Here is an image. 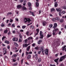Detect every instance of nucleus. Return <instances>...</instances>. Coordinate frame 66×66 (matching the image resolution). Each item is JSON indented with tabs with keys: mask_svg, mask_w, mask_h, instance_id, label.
I'll return each mask as SVG.
<instances>
[{
	"mask_svg": "<svg viewBox=\"0 0 66 66\" xmlns=\"http://www.w3.org/2000/svg\"><path fill=\"white\" fill-rule=\"evenodd\" d=\"M24 23H27L28 22L29 23L30 21L31 20L30 19H27L26 18H25L24 19Z\"/></svg>",
	"mask_w": 66,
	"mask_h": 66,
	"instance_id": "nucleus-1",
	"label": "nucleus"
},
{
	"mask_svg": "<svg viewBox=\"0 0 66 66\" xmlns=\"http://www.w3.org/2000/svg\"><path fill=\"white\" fill-rule=\"evenodd\" d=\"M66 57V55H64V56H62L59 59V62H62L63 61V60H64Z\"/></svg>",
	"mask_w": 66,
	"mask_h": 66,
	"instance_id": "nucleus-2",
	"label": "nucleus"
},
{
	"mask_svg": "<svg viewBox=\"0 0 66 66\" xmlns=\"http://www.w3.org/2000/svg\"><path fill=\"white\" fill-rule=\"evenodd\" d=\"M40 51H42V53L43 55H44V51H45V48L44 47V46H42L40 48Z\"/></svg>",
	"mask_w": 66,
	"mask_h": 66,
	"instance_id": "nucleus-3",
	"label": "nucleus"
},
{
	"mask_svg": "<svg viewBox=\"0 0 66 66\" xmlns=\"http://www.w3.org/2000/svg\"><path fill=\"white\" fill-rule=\"evenodd\" d=\"M40 35L41 37H40V39L43 38L44 37L43 35L42 34V32L41 31H40Z\"/></svg>",
	"mask_w": 66,
	"mask_h": 66,
	"instance_id": "nucleus-4",
	"label": "nucleus"
},
{
	"mask_svg": "<svg viewBox=\"0 0 66 66\" xmlns=\"http://www.w3.org/2000/svg\"><path fill=\"white\" fill-rule=\"evenodd\" d=\"M12 40L14 42H15V41L17 42L18 41V38L14 37L13 39Z\"/></svg>",
	"mask_w": 66,
	"mask_h": 66,
	"instance_id": "nucleus-5",
	"label": "nucleus"
},
{
	"mask_svg": "<svg viewBox=\"0 0 66 66\" xmlns=\"http://www.w3.org/2000/svg\"><path fill=\"white\" fill-rule=\"evenodd\" d=\"M29 45V44H23V48H24V47H28V46Z\"/></svg>",
	"mask_w": 66,
	"mask_h": 66,
	"instance_id": "nucleus-6",
	"label": "nucleus"
},
{
	"mask_svg": "<svg viewBox=\"0 0 66 66\" xmlns=\"http://www.w3.org/2000/svg\"><path fill=\"white\" fill-rule=\"evenodd\" d=\"M45 52L46 55H48V49H46L45 51Z\"/></svg>",
	"mask_w": 66,
	"mask_h": 66,
	"instance_id": "nucleus-7",
	"label": "nucleus"
},
{
	"mask_svg": "<svg viewBox=\"0 0 66 66\" xmlns=\"http://www.w3.org/2000/svg\"><path fill=\"white\" fill-rule=\"evenodd\" d=\"M21 7H22V6L20 5H18L17 6V7L18 9H20Z\"/></svg>",
	"mask_w": 66,
	"mask_h": 66,
	"instance_id": "nucleus-8",
	"label": "nucleus"
},
{
	"mask_svg": "<svg viewBox=\"0 0 66 66\" xmlns=\"http://www.w3.org/2000/svg\"><path fill=\"white\" fill-rule=\"evenodd\" d=\"M56 10L57 12H61L62 11V10L60 9H56Z\"/></svg>",
	"mask_w": 66,
	"mask_h": 66,
	"instance_id": "nucleus-9",
	"label": "nucleus"
},
{
	"mask_svg": "<svg viewBox=\"0 0 66 66\" xmlns=\"http://www.w3.org/2000/svg\"><path fill=\"white\" fill-rule=\"evenodd\" d=\"M52 36V34H48L47 35V38H49V37H51Z\"/></svg>",
	"mask_w": 66,
	"mask_h": 66,
	"instance_id": "nucleus-10",
	"label": "nucleus"
},
{
	"mask_svg": "<svg viewBox=\"0 0 66 66\" xmlns=\"http://www.w3.org/2000/svg\"><path fill=\"white\" fill-rule=\"evenodd\" d=\"M29 13L32 15L33 16H35V15L34 14V12H32L31 11H30Z\"/></svg>",
	"mask_w": 66,
	"mask_h": 66,
	"instance_id": "nucleus-11",
	"label": "nucleus"
},
{
	"mask_svg": "<svg viewBox=\"0 0 66 66\" xmlns=\"http://www.w3.org/2000/svg\"><path fill=\"white\" fill-rule=\"evenodd\" d=\"M51 12H55V9L54 8H52L51 11Z\"/></svg>",
	"mask_w": 66,
	"mask_h": 66,
	"instance_id": "nucleus-12",
	"label": "nucleus"
},
{
	"mask_svg": "<svg viewBox=\"0 0 66 66\" xmlns=\"http://www.w3.org/2000/svg\"><path fill=\"white\" fill-rule=\"evenodd\" d=\"M31 57V55L30 54H28L27 56V59H30Z\"/></svg>",
	"mask_w": 66,
	"mask_h": 66,
	"instance_id": "nucleus-13",
	"label": "nucleus"
},
{
	"mask_svg": "<svg viewBox=\"0 0 66 66\" xmlns=\"http://www.w3.org/2000/svg\"><path fill=\"white\" fill-rule=\"evenodd\" d=\"M43 42V41L42 40H40L38 42V44L39 45H40V43Z\"/></svg>",
	"mask_w": 66,
	"mask_h": 66,
	"instance_id": "nucleus-14",
	"label": "nucleus"
},
{
	"mask_svg": "<svg viewBox=\"0 0 66 66\" xmlns=\"http://www.w3.org/2000/svg\"><path fill=\"white\" fill-rule=\"evenodd\" d=\"M56 27H57V24L56 23H55L53 28H54V29H55V28H56Z\"/></svg>",
	"mask_w": 66,
	"mask_h": 66,
	"instance_id": "nucleus-15",
	"label": "nucleus"
},
{
	"mask_svg": "<svg viewBox=\"0 0 66 66\" xmlns=\"http://www.w3.org/2000/svg\"><path fill=\"white\" fill-rule=\"evenodd\" d=\"M5 43H6L7 44H10V42L6 40L5 41Z\"/></svg>",
	"mask_w": 66,
	"mask_h": 66,
	"instance_id": "nucleus-16",
	"label": "nucleus"
},
{
	"mask_svg": "<svg viewBox=\"0 0 66 66\" xmlns=\"http://www.w3.org/2000/svg\"><path fill=\"white\" fill-rule=\"evenodd\" d=\"M46 23H47L45 21L43 22V26H46Z\"/></svg>",
	"mask_w": 66,
	"mask_h": 66,
	"instance_id": "nucleus-17",
	"label": "nucleus"
},
{
	"mask_svg": "<svg viewBox=\"0 0 66 66\" xmlns=\"http://www.w3.org/2000/svg\"><path fill=\"white\" fill-rule=\"evenodd\" d=\"M30 48V46H29L27 48V51H29Z\"/></svg>",
	"mask_w": 66,
	"mask_h": 66,
	"instance_id": "nucleus-18",
	"label": "nucleus"
},
{
	"mask_svg": "<svg viewBox=\"0 0 66 66\" xmlns=\"http://www.w3.org/2000/svg\"><path fill=\"white\" fill-rule=\"evenodd\" d=\"M14 44L16 47H18V44L15 42H14Z\"/></svg>",
	"mask_w": 66,
	"mask_h": 66,
	"instance_id": "nucleus-19",
	"label": "nucleus"
},
{
	"mask_svg": "<svg viewBox=\"0 0 66 66\" xmlns=\"http://www.w3.org/2000/svg\"><path fill=\"white\" fill-rule=\"evenodd\" d=\"M33 38L32 37H30L29 38H27L28 40H30V39H32Z\"/></svg>",
	"mask_w": 66,
	"mask_h": 66,
	"instance_id": "nucleus-20",
	"label": "nucleus"
},
{
	"mask_svg": "<svg viewBox=\"0 0 66 66\" xmlns=\"http://www.w3.org/2000/svg\"><path fill=\"white\" fill-rule=\"evenodd\" d=\"M57 2H56L55 3V5H54V6H55V7H57Z\"/></svg>",
	"mask_w": 66,
	"mask_h": 66,
	"instance_id": "nucleus-21",
	"label": "nucleus"
},
{
	"mask_svg": "<svg viewBox=\"0 0 66 66\" xmlns=\"http://www.w3.org/2000/svg\"><path fill=\"white\" fill-rule=\"evenodd\" d=\"M59 59V58H57L55 60H54V61L55 62L57 63L58 62V60Z\"/></svg>",
	"mask_w": 66,
	"mask_h": 66,
	"instance_id": "nucleus-22",
	"label": "nucleus"
},
{
	"mask_svg": "<svg viewBox=\"0 0 66 66\" xmlns=\"http://www.w3.org/2000/svg\"><path fill=\"white\" fill-rule=\"evenodd\" d=\"M36 6L37 7H38V6H39V4L38 3V2H36Z\"/></svg>",
	"mask_w": 66,
	"mask_h": 66,
	"instance_id": "nucleus-23",
	"label": "nucleus"
},
{
	"mask_svg": "<svg viewBox=\"0 0 66 66\" xmlns=\"http://www.w3.org/2000/svg\"><path fill=\"white\" fill-rule=\"evenodd\" d=\"M26 26H22V29H25L26 28Z\"/></svg>",
	"mask_w": 66,
	"mask_h": 66,
	"instance_id": "nucleus-24",
	"label": "nucleus"
},
{
	"mask_svg": "<svg viewBox=\"0 0 66 66\" xmlns=\"http://www.w3.org/2000/svg\"><path fill=\"white\" fill-rule=\"evenodd\" d=\"M39 47L38 46L35 47V49H36V50H39Z\"/></svg>",
	"mask_w": 66,
	"mask_h": 66,
	"instance_id": "nucleus-25",
	"label": "nucleus"
},
{
	"mask_svg": "<svg viewBox=\"0 0 66 66\" xmlns=\"http://www.w3.org/2000/svg\"><path fill=\"white\" fill-rule=\"evenodd\" d=\"M28 4L29 7H31V3H28Z\"/></svg>",
	"mask_w": 66,
	"mask_h": 66,
	"instance_id": "nucleus-26",
	"label": "nucleus"
},
{
	"mask_svg": "<svg viewBox=\"0 0 66 66\" xmlns=\"http://www.w3.org/2000/svg\"><path fill=\"white\" fill-rule=\"evenodd\" d=\"M3 52H4V55H5L6 53V50H5L4 51H3Z\"/></svg>",
	"mask_w": 66,
	"mask_h": 66,
	"instance_id": "nucleus-27",
	"label": "nucleus"
},
{
	"mask_svg": "<svg viewBox=\"0 0 66 66\" xmlns=\"http://www.w3.org/2000/svg\"><path fill=\"white\" fill-rule=\"evenodd\" d=\"M35 56L36 57V59L37 60V59H38V57H37V56H38V55H37V54H36Z\"/></svg>",
	"mask_w": 66,
	"mask_h": 66,
	"instance_id": "nucleus-28",
	"label": "nucleus"
},
{
	"mask_svg": "<svg viewBox=\"0 0 66 66\" xmlns=\"http://www.w3.org/2000/svg\"><path fill=\"white\" fill-rule=\"evenodd\" d=\"M59 15L60 16H62V12H60L59 13Z\"/></svg>",
	"mask_w": 66,
	"mask_h": 66,
	"instance_id": "nucleus-29",
	"label": "nucleus"
},
{
	"mask_svg": "<svg viewBox=\"0 0 66 66\" xmlns=\"http://www.w3.org/2000/svg\"><path fill=\"white\" fill-rule=\"evenodd\" d=\"M64 21V20L63 19H61L60 20V22H62Z\"/></svg>",
	"mask_w": 66,
	"mask_h": 66,
	"instance_id": "nucleus-30",
	"label": "nucleus"
},
{
	"mask_svg": "<svg viewBox=\"0 0 66 66\" xmlns=\"http://www.w3.org/2000/svg\"><path fill=\"white\" fill-rule=\"evenodd\" d=\"M56 20H60V18L58 17H56L55 18Z\"/></svg>",
	"mask_w": 66,
	"mask_h": 66,
	"instance_id": "nucleus-31",
	"label": "nucleus"
},
{
	"mask_svg": "<svg viewBox=\"0 0 66 66\" xmlns=\"http://www.w3.org/2000/svg\"><path fill=\"white\" fill-rule=\"evenodd\" d=\"M40 62H41V59L39 58L38 59V63H40Z\"/></svg>",
	"mask_w": 66,
	"mask_h": 66,
	"instance_id": "nucleus-32",
	"label": "nucleus"
},
{
	"mask_svg": "<svg viewBox=\"0 0 66 66\" xmlns=\"http://www.w3.org/2000/svg\"><path fill=\"white\" fill-rule=\"evenodd\" d=\"M36 31H37V33H39V29H37L36 30Z\"/></svg>",
	"mask_w": 66,
	"mask_h": 66,
	"instance_id": "nucleus-33",
	"label": "nucleus"
},
{
	"mask_svg": "<svg viewBox=\"0 0 66 66\" xmlns=\"http://www.w3.org/2000/svg\"><path fill=\"white\" fill-rule=\"evenodd\" d=\"M1 27H3L4 26V24H3V23H2V24H1Z\"/></svg>",
	"mask_w": 66,
	"mask_h": 66,
	"instance_id": "nucleus-34",
	"label": "nucleus"
},
{
	"mask_svg": "<svg viewBox=\"0 0 66 66\" xmlns=\"http://www.w3.org/2000/svg\"><path fill=\"white\" fill-rule=\"evenodd\" d=\"M19 37L21 39H22V36L21 35H19Z\"/></svg>",
	"mask_w": 66,
	"mask_h": 66,
	"instance_id": "nucleus-35",
	"label": "nucleus"
},
{
	"mask_svg": "<svg viewBox=\"0 0 66 66\" xmlns=\"http://www.w3.org/2000/svg\"><path fill=\"white\" fill-rule=\"evenodd\" d=\"M53 35H54L55 34V32H54V30H53Z\"/></svg>",
	"mask_w": 66,
	"mask_h": 66,
	"instance_id": "nucleus-36",
	"label": "nucleus"
},
{
	"mask_svg": "<svg viewBox=\"0 0 66 66\" xmlns=\"http://www.w3.org/2000/svg\"><path fill=\"white\" fill-rule=\"evenodd\" d=\"M22 9L24 10H26V8L24 6H23L22 7Z\"/></svg>",
	"mask_w": 66,
	"mask_h": 66,
	"instance_id": "nucleus-37",
	"label": "nucleus"
},
{
	"mask_svg": "<svg viewBox=\"0 0 66 66\" xmlns=\"http://www.w3.org/2000/svg\"><path fill=\"white\" fill-rule=\"evenodd\" d=\"M12 27H14V28H15V24H12Z\"/></svg>",
	"mask_w": 66,
	"mask_h": 66,
	"instance_id": "nucleus-38",
	"label": "nucleus"
},
{
	"mask_svg": "<svg viewBox=\"0 0 66 66\" xmlns=\"http://www.w3.org/2000/svg\"><path fill=\"white\" fill-rule=\"evenodd\" d=\"M23 5L24 6H25V5H26V1H24V3L23 4Z\"/></svg>",
	"mask_w": 66,
	"mask_h": 66,
	"instance_id": "nucleus-39",
	"label": "nucleus"
},
{
	"mask_svg": "<svg viewBox=\"0 0 66 66\" xmlns=\"http://www.w3.org/2000/svg\"><path fill=\"white\" fill-rule=\"evenodd\" d=\"M19 42H22V39L20 38Z\"/></svg>",
	"mask_w": 66,
	"mask_h": 66,
	"instance_id": "nucleus-40",
	"label": "nucleus"
},
{
	"mask_svg": "<svg viewBox=\"0 0 66 66\" xmlns=\"http://www.w3.org/2000/svg\"><path fill=\"white\" fill-rule=\"evenodd\" d=\"M49 27L50 28H51L52 27V24H51L49 26Z\"/></svg>",
	"mask_w": 66,
	"mask_h": 66,
	"instance_id": "nucleus-41",
	"label": "nucleus"
},
{
	"mask_svg": "<svg viewBox=\"0 0 66 66\" xmlns=\"http://www.w3.org/2000/svg\"><path fill=\"white\" fill-rule=\"evenodd\" d=\"M5 36H3V37L2 38V40H3V39H5Z\"/></svg>",
	"mask_w": 66,
	"mask_h": 66,
	"instance_id": "nucleus-42",
	"label": "nucleus"
},
{
	"mask_svg": "<svg viewBox=\"0 0 66 66\" xmlns=\"http://www.w3.org/2000/svg\"><path fill=\"white\" fill-rule=\"evenodd\" d=\"M59 30V29L57 28H56V29H55L54 31H55V32H56V31H57Z\"/></svg>",
	"mask_w": 66,
	"mask_h": 66,
	"instance_id": "nucleus-43",
	"label": "nucleus"
},
{
	"mask_svg": "<svg viewBox=\"0 0 66 66\" xmlns=\"http://www.w3.org/2000/svg\"><path fill=\"white\" fill-rule=\"evenodd\" d=\"M40 13H41V10H39V12H38V14H40Z\"/></svg>",
	"mask_w": 66,
	"mask_h": 66,
	"instance_id": "nucleus-44",
	"label": "nucleus"
},
{
	"mask_svg": "<svg viewBox=\"0 0 66 66\" xmlns=\"http://www.w3.org/2000/svg\"><path fill=\"white\" fill-rule=\"evenodd\" d=\"M7 32V30H6L4 31V33H6Z\"/></svg>",
	"mask_w": 66,
	"mask_h": 66,
	"instance_id": "nucleus-45",
	"label": "nucleus"
},
{
	"mask_svg": "<svg viewBox=\"0 0 66 66\" xmlns=\"http://www.w3.org/2000/svg\"><path fill=\"white\" fill-rule=\"evenodd\" d=\"M7 48L8 49H9L10 48V45H8L7 46Z\"/></svg>",
	"mask_w": 66,
	"mask_h": 66,
	"instance_id": "nucleus-46",
	"label": "nucleus"
},
{
	"mask_svg": "<svg viewBox=\"0 0 66 66\" xmlns=\"http://www.w3.org/2000/svg\"><path fill=\"white\" fill-rule=\"evenodd\" d=\"M52 20L53 21H55V18H53L52 19Z\"/></svg>",
	"mask_w": 66,
	"mask_h": 66,
	"instance_id": "nucleus-47",
	"label": "nucleus"
},
{
	"mask_svg": "<svg viewBox=\"0 0 66 66\" xmlns=\"http://www.w3.org/2000/svg\"><path fill=\"white\" fill-rule=\"evenodd\" d=\"M28 40L27 39H26L25 40H24V43H27V41Z\"/></svg>",
	"mask_w": 66,
	"mask_h": 66,
	"instance_id": "nucleus-48",
	"label": "nucleus"
},
{
	"mask_svg": "<svg viewBox=\"0 0 66 66\" xmlns=\"http://www.w3.org/2000/svg\"><path fill=\"white\" fill-rule=\"evenodd\" d=\"M26 34L27 35H29V31H28L26 33Z\"/></svg>",
	"mask_w": 66,
	"mask_h": 66,
	"instance_id": "nucleus-49",
	"label": "nucleus"
},
{
	"mask_svg": "<svg viewBox=\"0 0 66 66\" xmlns=\"http://www.w3.org/2000/svg\"><path fill=\"white\" fill-rule=\"evenodd\" d=\"M17 56V55L16 54H14L12 56L13 57H16V56Z\"/></svg>",
	"mask_w": 66,
	"mask_h": 66,
	"instance_id": "nucleus-50",
	"label": "nucleus"
},
{
	"mask_svg": "<svg viewBox=\"0 0 66 66\" xmlns=\"http://www.w3.org/2000/svg\"><path fill=\"white\" fill-rule=\"evenodd\" d=\"M23 1V0H19V2H21H21H22Z\"/></svg>",
	"mask_w": 66,
	"mask_h": 66,
	"instance_id": "nucleus-51",
	"label": "nucleus"
},
{
	"mask_svg": "<svg viewBox=\"0 0 66 66\" xmlns=\"http://www.w3.org/2000/svg\"><path fill=\"white\" fill-rule=\"evenodd\" d=\"M17 65V63H14L13 64V66H16Z\"/></svg>",
	"mask_w": 66,
	"mask_h": 66,
	"instance_id": "nucleus-52",
	"label": "nucleus"
},
{
	"mask_svg": "<svg viewBox=\"0 0 66 66\" xmlns=\"http://www.w3.org/2000/svg\"><path fill=\"white\" fill-rule=\"evenodd\" d=\"M11 14H12V13H11V12H9L8 13H7V15H11Z\"/></svg>",
	"mask_w": 66,
	"mask_h": 66,
	"instance_id": "nucleus-53",
	"label": "nucleus"
},
{
	"mask_svg": "<svg viewBox=\"0 0 66 66\" xmlns=\"http://www.w3.org/2000/svg\"><path fill=\"white\" fill-rule=\"evenodd\" d=\"M12 33L13 34H15L16 33L15 32V30H13L12 31Z\"/></svg>",
	"mask_w": 66,
	"mask_h": 66,
	"instance_id": "nucleus-54",
	"label": "nucleus"
},
{
	"mask_svg": "<svg viewBox=\"0 0 66 66\" xmlns=\"http://www.w3.org/2000/svg\"><path fill=\"white\" fill-rule=\"evenodd\" d=\"M35 44L33 43L32 44V46H33V47H34V46H35Z\"/></svg>",
	"mask_w": 66,
	"mask_h": 66,
	"instance_id": "nucleus-55",
	"label": "nucleus"
},
{
	"mask_svg": "<svg viewBox=\"0 0 66 66\" xmlns=\"http://www.w3.org/2000/svg\"><path fill=\"white\" fill-rule=\"evenodd\" d=\"M15 20L16 21H19L18 19H17V18H15Z\"/></svg>",
	"mask_w": 66,
	"mask_h": 66,
	"instance_id": "nucleus-56",
	"label": "nucleus"
},
{
	"mask_svg": "<svg viewBox=\"0 0 66 66\" xmlns=\"http://www.w3.org/2000/svg\"><path fill=\"white\" fill-rule=\"evenodd\" d=\"M62 13L63 14H64L65 13V11H62Z\"/></svg>",
	"mask_w": 66,
	"mask_h": 66,
	"instance_id": "nucleus-57",
	"label": "nucleus"
},
{
	"mask_svg": "<svg viewBox=\"0 0 66 66\" xmlns=\"http://www.w3.org/2000/svg\"><path fill=\"white\" fill-rule=\"evenodd\" d=\"M28 54H32V52H30L28 53Z\"/></svg>",
	"mask_w": 66,
	"mask_h": 66,
	"instance_id": "nucleus-58",
	"label": "nucleus"
},
{
	"mask_svg": "<svg viewBox=\"0 0 66 66\" xmlns=\"http://www.w3.org/2000/svg\"><path fill=\"white\" fill-rule=\"evenodd\" d=\"M23 59H22L21 61V64L23 63Z\"/></svg>",
	"mask_w": 66,
	"mask_h": 66,
	"instance_id": "nucleus-59",
	"label": "nucleus"
},
{
	"mask_svg": "<svg viewBox=\"0 0 66 66\" xmlns=\"http://www.w3.org/2000/svg\"><path fill=\"white\" fill-rule=\"evenodd\" d=\"M26 55H27L28 54H29V53H28V52H26Z\"/></svg>",
	"mask_w": 66,
	"mask_h": 66,
	"instance_id": "nucleus-60",
	"label": "nucleus"
},
{
	"mask_svg": "<svg viewBox=\"0 0 66 66\" xmlns=\"http://www.w3.org/2000/svg\"><path fill=\"white\" fill-rule=\"evenodd\" d=\"M20 31L21 32H23V30L21 29L20 30Z\"/></svg>",
	"mask_w": 66,
	"mask_h": 66,
	"instance_id": "nucleus-61",
	"label": "nucleus"
},
{
	"mask_svg": "<svg viewBox=\"0 0 66 66\" xmlns=\"http://www.w3.org/2000/svg\"><path fill=\"white\" fill-rule=\"evenodd\" d=\"M62 8L63 9H66V8H65V7L63 6L62 7Z\"/></svg>",
	"mask_w": 66,
	"mask_h": 66,
	"instance_id": "nucleus-62",
	"label": "nucleus"
},
{
	"mask_svg": "<svg viewBox=\"0 0 66 66\" xmlns=\"http://www.w3.org/2000/svg\"><path fill=\"white\" fill-rule=\"evenodd\" d=\"M11 23H9L8 25V26L9 27V26H11Z\"/></svg>",
	"mask_w": 66,
	"mask_h": 66,
	"instance_id": "nucleus-63",
	"label": "nucleus"
},
{
	"mask_svg": "<svg viewBox=\"0 0 66 66\" xmlns=\"http://www.w3.org/2000/svg\"><path fill=\"white\" fill-rule=\"evenodd\" d=\"M41 52L40 51H39L38 52V54H40Z\"/></svg>",
	"mask_w": 66,
	"mask_h": 66,
	"instance_id": "nucleus-64",
	"label": "nucleus"
}]
</instances>
